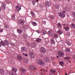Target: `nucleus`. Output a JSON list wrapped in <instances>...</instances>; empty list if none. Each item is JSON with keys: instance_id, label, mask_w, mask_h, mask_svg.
Returning <instances> with one entry per match:
<instances>
[{"instance_id": "49530a36", "label": "nucleus", "mask_w": 75, "mask_h": 75, "mask_svg": "<svg viewBox=\"0 0 75 75\" xmlns=\"http://www.w3.org/2000/svg\"><path fill=\"white\" fill-rule=\"evenodd\" d=\"M25 56H28V55L27 54H25Z\"/></svg>"}, {"instance_id": "8fccbe9b", "label": "nucleus", "mask_w": 75, "mask_h": 75, "mask_svg": "<svg viewBox=\"0 0 75 75\" xmlns=\"http://www.w3.org/2000/svg\"><path fill=\"white\" fill-rule=\"evenodd\" d=\"M45 71L46 72H47V70H46Z\"/></svg>"}, {"instance_id": "de8ad7c7", "label": "nucleus", "mask_w": 75, "mask_h": 75, "mask_svg": "<svg viewBox=\"0 0 75 75\" xmlns=\"http://www.w3.org/2000/svg\"><path fill=\"white\" fill-rule=\"evenodd\" d=\"M63 13H66V12H65V11H63Z\"/></svg>"}, {"instance_id": "9b49d317", "label": "nucleus", "mask_w": 75, "mask_h": 75, "mask_svg": "<svg viewBox=\"0 0 75 75\" xmlns=\"http://www.w3.org/2000/svg\"><path fill=\"white\" fill-rule=\"evenodd\" d=\"M17 31L19 34H21L23 33V30L22 29H18Z\"/></svg>"}, {"instance_id": "5fc2aeb1", "label": "nucleus", "mask_w": 75, "mask_h": 75, "mask_svg": "<svg viewBox=\"0 0 75 75\" xmlns=\"http://www.w3.org/2000/svg\"><path fill=\"white\" fill-rule=\"evenodd\" d=\"M41 74L42 75H43V74L42 72H41Z\"/></svg>"}, {"instance_id": "a19ab883", "label": "nucleus", "mask_w": 75, "mask_h": 75, "mask_svg": "<svg viewBox=\"0 0 75 75\" xmlns=\"http://www.w3.org/2000/svg\"><path fill=\"white\" fill-rule=\"evenodd\" d=\"M43 35H45V34H46V32H45V31H44V32H43Z\"/></svg>"}, {"instance_id": "a878e982", "label": "nucleus", "mask_w": 75, "mask_h": 75, "mask_svg": "<svg viewBox=\"0 0 75 75\" xmlns=\"http://www.w3.org/2000/svg\"><path fill=\"white\" fill-rule=\"evenodd\" d=\"M65 43H67V45L68 46H70L71 45V43L70 42H69V41H68L67 42H65Z\"/></svg>"}, {"instance_id": "c03bdc74", "label": "nucleus", "mask_w": 75, "mask_h": 75, "mask_svg": "<svg viewBox=\"0 0 75 75\" xmlns=\"http://www.w3.org/2000/svg\"><path fill=\"white\" fill-rule=\"evenodd\" d=\"M2 45L1 43V42H0V47L2 46Z\"/></svg>"}, {"instance_id": "864d4df0", "label": "nucleus", "mask_w": 75, "mask_h": 75, "mask_svg": "<svg viewBox=\"0 0 75 75\" xmlns=\"http://www.w3.org/2000/svg\"><path fill=\"white\" fill-rule=\"evenodd\" d=\"M57 57L58 58H59V57L58 56H57Z\"/></svg>"}, {"instance_id": "b1692460", "label": "nucleus", "mask_w": 75, "mask_h": 75, "mask_svg": "<svg viewBox=\"0 0 75 75\" xmlns=\"http://www.w3.org/2000/svg\"><path fill=\"white\" fill-rule=\"evenodd\" d=\"M70 26L72 28H75V25L73 23Z\"/></svg>"}, {"instance_id": "4c0bfd02", "label": "nucleus", "mask_w": 75, "mask_h": 75, "mask_svg": "<svg viewBox=\"0 0 75 75\" xmlns=\"http://www.w3.org/2000/svg\"><path fill=\"white\" fill-rule=\"evenodd\" d=\"M32 67H30V69H31L32 70H33L34 69V67H33V66H31Z\"/></svg>"}, {"instance_id": "79ce46f5", "label": "nucleus", "mask_w": 75, "mask_h": 75, "mask_svg": "<svg viewBox=\"0 0 75 75\" xmlns=\"http://www.w3.org/2000/svg\"><path fill=\"white\" fill-rule=\"evenodd\" d=\"M32 4H33V5H35V3L34 2H32Z\"/></svg>"}, {"instance_id": "37998d69", "label": "nucleus", "mask_w": 75, "mask_h": 75, "mask_svg": "<svg viewBox=\"0 0 75 75\" xmlns=\"http://www.w3.org/2000/svg\"><path fill=\"white\" fill-rule=\"evenodd\" d=\"M42 70H43L44 71H45V70L44 69H41L40 70V71H42Z\"/></svg>"}, {"instance_id": "f3484780", "label": "nucleus", "mask_w": 75, "mask_h": 75, "mask_svg": "<svg viewBox=\"0 0 75 75\" xmlns=\"http://www.w3.org/2000/svg\"><path fill=\"white\" fill-rule=\"evenodd\" d=\"M0 73L1 74H4V70L2 69H0Z\"/></svg>"}, {"instance_id": "a211bd4d", "label": "nucleus", "mask_w": 75, "mask_h": 75, "mask_svg": "<svg viewBox=\"0 0 75 75\" xmlns=\"http://www.w3.org/2000/svg\"><path fill=\"white\" fill-rule=\"evenodd\" d=\"M26 50V48L25 47H24L22 48L21 51L22 52H23L25 51Z\"/></svg>"}, {"instance_id": "9d476101", "label": "nucleus", "mask_w": 75, "mask_h": 75, "mask_svg": "<svg viewBox=\"0 0 75 75\" xmlns=\"http://www.w3.org/2000/svg\"><path fill=\"white\" fill-rule=\"evenodd\" d=\"M25 22V21L23 20H20L18 22L19 24L22 25H24Z\"/></svg>"}, {"instance_id": "58836bf2", "label": "nucleus", "mask_w": 75, "mask_h": 75, "mask_svg": "<svg viewBox=\"0 0 75 75\" xmlns=\"http://www.w3.org/2000/svg\"><path fill=\"white\" fill-rule=\"evenodd\" d=\"M3 32V30L2 29H0V32L1 33Z\"/></svg>"}, {"instance_id": "2f4dec72", "label": "nucleus", "mask_w": 75, "mask_h": 75, "mask_svg": "<svg viewBox=\"0 0 75 75\" xmlns=\"http://www.w3.org/2000/svg\"><path fill=\"white\" fill-rule=\"evenodd\" d=\"M64 29L66 31H68L69 29V28L68 27H64Z\"/></svg>"}, {"instance_id": "6e6d98bb", "label": "nucleus", "mask_w": 75, "mask_h": 75, "mask_svg": "<svg viewBox=\"0 0 75 75\" xmlns=\"http://www.w3.org/2000/svg\"><path fill=\"white\" fill-rule=\"evenodd\" d=\"M65 75H67V73H66V74H65Z\"/></svg>"}, {"instance_id": "0e129e2a", "label": "nucleus", "mask_w": 75, "mask_h": 75, "mask_svg": "<svg viewBox=\"0 0 75 75\" xmlns=\"http://www.w3.org/2000/svg\"><path fill=\"white\" fill-rule=\"evenodd\" d=\"M29 1H30V0H28Z\"/></svg>"}, {"instance_id": "aec40b11", "label": "nucleus", "mask_w": 75, "mask_h": 75, "mask_svg": "<svg viewBox=\"0 0 75 75\" xmlns=\"http://www.w3.org/2000/svg\"><path fill=\"white\" fill-rule=\"evenodd\" d=\"M32 24L34 26H36L37 25V24L35 22H32Z\"/></svg>"}, {"instance_id": "7c9ffc66", "label": "nucleus", "mask_w": 75, "mask_h": 75, "mask_svg": "<svg viewBox=\"0 0 75 75\" xmlns=\"http://www.w3.org/2000/svg\"><path fill=\"white\" fill-rule=\"evenodd\" d=\"M60 64L61 66H63L64 64V63L63 62L61 61L60 62Z\"/></svg>"}, {"instance_id": "5701e85b", "label": "nucleus", "mask_w": 75, "mask_h": 75, "mask_svg": "<svg viewBox=\"0 0 75 75\" xmlns=\"http://www.w3.org/2000/svg\"><path fill=\"white\" fill-rule=\"evenodd\" d=\"M65 51L67 52H70V49L69 48H66L65 50Z\"/></svg>"}, {"instance_id": "4468645a", "label": "nucleus", "mask_w": 75, "mask_h": 75, "mask_svg": "<svg viewBox=\"0 0 75 75\" xmlns=\"http://www.w3.org/2000/svg\"><path fill=\"white\" fill-rule=\"evenodd\" d=\"M50 70V72L51 73L53 74H54V73H55L56 71V70H54V69H51Z\"/></svg>"}, {"instance_id": "680f3d73", "label": "nucleus", "mask_w": 75, "mask_h": 75, "mask_svg": "<svg viewBox=\"0 0 75 75\" xmlns=\"http://www.w3.org/2000/svg\"><path fill=\"white\" fill-rule=\"evenodd\" d=\"M55 65L56 66V64H55Z\"/></svg>"}, {"instance_id": "69168bd1", "label": "nucleus", "mask_w": 75, "mask_h": 75, "mask_svg": "<svg viewBox=\"0 0 75 75\" xmlns=\"http://www.w3.org/2000/svg\"><path fill=\"white\" fill-rule=\"evenodd\" d=\"M28 43V45H29V43Z\"/></svg>"}, {"instance_id": "bf43d9fd", "label": "nucleus", "mask_w": 75, "mask_h": 75, "mask_svg": "<svg viewBox=\"0 0 75 75\" xmlns=\"http://www.w3.org/2000/svg\"><path fill=\"white\" fill-rule=\"evenodd\" d=\"M34 46V47H35L36 46V45H35Z\"/></svg>"}, {"instance_id": "6ab92c4d", "label": "nucleus", "mask_w": 75, "mask_h": 75, "mask_svg": "<svg viewBox=\"0 0 75 75\" xmlns=\"http://www.w3.org/2000/svg\"><path fill=\"white\" fill-rule=\"evenodd\" d=\"M41 39L40 38H37V39L35 41L38 42H39L41 41Z\"/></svg>"}, {"instance_id": "c756f323", "label": "nucleus", "mask_w": 75, "mask_h": 75, "mask_svg": "<svg viewBox=\"0 0 75 75\" xmlns=\"http://www.w3.org/2000/svg\"><path fill=\"white\" fill-rule=\"evenodd\" d=\"M70 59V57H65V58H64V59L66 60H68Z\"/></svg>"}, {"instance_id": "ea45409f", "label": "nucleus", "mask_w": 75, "mask_h": 75, "mask_svg": "<svg viewBox=\"0 0 75 75\" xmlns=\"http://www.w3.org/2000/svg\"><path fill=\"white\" fill-rule=\"evenodd\" d=\"M70 35V34L69 33H67V35H68L69 36Z\"/></svg>"}, {"instance_id": "473e14b6", "label": "nucleus", "mask_w": 75, "mask_h": 75, "mask_svg": "<svg viewBox=\"0 0 75 75\" xmlns=\"http://www.w3.org/2000/svg\"><path fill=\"white\" fill-rule=\"evenodd\" d=\"M15 15L14 14H13L12 15V18L13 19V20L14 19H15Z\"/></svg>"}, {"instance_id": "a18cd8bd", "label": "nucleus", "mask_w": 75, "mask_h": 75, "mask_svg": "<svg viewBox=\"0 0 75 75\" xmlns=\"http://www.w3.org/2000/svg\"><path fill=\"white\" fill-rule=\"evenodd\" d=\"M37 32L38 33H40V31H37Z\"/></svg>"}, {"instance_id": "ddd939ff", "label": "nucleus", "mask_w": 75, "mask_h": 75, "mask_svg": "<svg viewBox=\"0 0 75 75\" xmlns=\"http://www.w3.org/2000/svg\"><path fill=\"white\" fill-rule=\"evenodd\" d=\"M44 60L45 62H49L50 61L49 59L47 57H44Z\"/></svg>"}, {"instance_id": "f8f14e48", "label": "nucleus", "mask_w": 75, "mask_h": 75, "mask_svg": "<svg viewBox=\"0 0 75 75\" xmlns=\"http://www.w3.org/2000/svg\"><path fill=\"white\" fill-rule=\"evenodd\" d=\"M6 5L5 3H2V6H1V8H2L3 9H5L6 7Z\"/></svg>"}, {"instance_id": "4d7b16f0", "label": "nucleus", "mask_w": 75, "mask_h": 75, "mask_svg": "<svg viewBox=\"0 0 75 75\" xmlns=\"http://www.w3.org/2000/svg\"><path fill=\"white\" fill-rule=\"evenodd\" d=\"M63 25H65V24H63Z\"/></svg>"}, {"instance_id": "e433bc0d", "label": "nucleus", "mask_w": 75, "mask_h": 75, "mask_svg": "<svg viewBox=\"0 0 75 75\" xmlns=\"http://www.w3.org/2000/svg\"><path fill=\"white\" fill-rule=\"evenodd\" d=\"M23 36L24 37V38H25V39H27V35H23Z\"/></svg>"}, {"instance_id": "20e7f679", "label": "nucleus", "mask_w": 75, "mask_h": 75, "mask_svg": "<svg viewBox=\"0 0 75 75\" xmlns=\"http://www.w3.org/2000/svg\"><path fill=\"white\" fill-rule=\"evenodd\" d=\"M45 6L47 7H49L51 6V3L49 1H46L45 3Z\"/></svg>"}, {"instance_id": "dca6fc26", "label": "nucleus", "mask_w": 75, "mask_h": 75, "mask_svg": "<svg viewBox=\"0 0 75 75\" xmlns=\"http://www.w3.org/2000/svg\"><path fill=\"white\" fill-rule=\"evenodd\" d=\"M17 59L18 60L21 61L22 59V57L21 56L18 55Z\"/></svg>"}, {"instance_id": "72a5a7b5", "label": "nucleus", "mask_w": 75, "mask_h": 75, "mask_svg": "<svg viewBox=\"0 0 75 75\" xmlns=\"http://www.w3.org/2000/svg\"><path fill=\"white\" fill-rule=\"evenodd\" d=\"M57 26L59 28H61V25L60 23H59L57 24Z\"/></svg>"}, {"instance_id": "f704fd0d", "label": "nucleus", "mask_w": 75, "mask_h": 75, "mask_svg": "<svg viewBox=\"0 0 75 75\" xmlns=\"http://www.w3.org/2000/svg\"><path fill=\"white\" fill-rule=\"evenodd\" d=\"M55 7H56V9H58L59 8V6L57 5H56Z\"/></svg>"}, {"instance_id": "6e6552de", "label": "nucleus", "mask_w": 75, "mask_h": 75, "mask_svg": "<svg viewBox=\"0 0 75 75\" xmlns=\"http://www.w3.org/2000/svg\"><path fill=\"white\" fill-rule=\"evenodd\" d=\"M29 56H30V58L32 59L35 56L34 54H33L32 52H29Z\"/></svg>"}, {"instance_id": "423d86ee", "label": "nucleus", "mask_w": 75, "mask_h": 75, "mask_svg": "<svg viewBox=\"0 0 75 75\" xmlns=\"http://www.w3.org/2000/svg\"><path fill=\"white\" fill-rule=\"evenodd\" d=\"M21 6L20 5H17L16 6V8L17 11H19L21 9Z\"/></svg>"}, {"instance_id": "cd10ccee", "label": "nucleus", "mask_w": 75, "mask_h": 75, "mask_svg": "<svg viewBox=\"0 0 75 75\" xmlns=\"http://www.w3.org/2000/svg\"><path fill=\"white\" fill-rule=\"evenodd\" d=\"M51 42L52 44H54L55 43V41L53 39H52L51 40Z\"/></svg>"}, {"instance_id": "f03ea898", "label": "nucleus", "mask_w": 75, "mask_h": 75, "mask_svg": "<svg viewBox=\"0 0 75 75\" xmlns=\"http://www.w3.org/2000/svg\"><path fill=\"white\" fill-rule=\"evenodd\" d=\"M1 44L3 46H5L6 44V45L7 46H8L9 44V43L8 42V41L7 40H4V42L1 41Z\"/></svg>"}, {"instance_id": "052dcab7", "label": "nucleus", "mask_w": 75, "mask_h": 75, "mask_svg": "<svg viewBox=\"0 0 75 75\" xmlns=\"http://www.w3.org/2000/svg\"><path fill=\"white\" fill-rule=\"evenodd\" d=\"M24 54H24V53L23 54V55H24Z\"/></svg>"}, {"instance_id": "0eeeda50", "label": "nucleus", "mask_w": 75, "mask_h": 75, "mask_svg": "<svg viewBox=\"0 0 75 75\" xmlns=\"http://www.w3.org/2000/svg\"><path fill=\"white\" fill-rule=\"evenodd\" d=\"M40 52L42 53H45L46 52V50H45V49L43 47H42L40 49Z\"/></svg>"}, {"instance_id": "39448f33", "label": "nucleus", "mask_w": 75, "mask_h": 75, "mask_svg": "<svg viewBox=\"0 0 75 75\" xmlns=\"http://www.w3.org/2000/svg\"><path fill=\"white\" fill-rule=\"evenodd\" d=\"M59 15L61 18H64L65 17V14L62 12H59Z\"/></svg>"}, {"instance_id": "412c9836", "label": "nucleus", "mask_w": 75, "mask_h": 75, "mask_svg": "<svg viewBox=\"0 0 75 75\" xmlns=\"http://www.w3.org/2000/svg\"><path fill=\"white\" fill-rule=\"evenodd\" d=\"M28 59H25L24 60V62L25 63H27L28 62Z\"/></svg>"}, {"instance_id": "603ef678", "label": "nucleus", "mask_w": 75, "mask_h": 75, "mask_svg": "<svg viewBox=\"0 0 75 75\" xmlns=\"http://www.w3.org/2000/svg\"><path fill=\"white\" fill-rule=\"evenodd\" d=\"M37 2H38L39 1V0H36Z\"/></svg>"}, {"instance_id": "e2e57ef3", "label": "nucleus", "mask_w": 75, "mask_h": 75, "mask_svg": "<svg viewBox=\"0 0 75 75\" xmlns=\"http://www.w3.org/2000/svg\"><path fill=\"white\" fill-rule=\"evenodd\" d=\"M69 62L70 63V62Z\"/></svg>"}, {"instance_id": "1a4fd4ad", "label": "nucleus", "mask_w": 75, "mask_h": 75, "mask_svg": "<svg viewBox=\"0 0 75 75\" xmlns=\"http://www.w3.org/2000/svg\"><path fill=\"white\" fill-rule=\"evenodd\" d=\"M58 55L60 57H62L64 55V53L62 52H59Z\"/></svg>"}, {"instance_id": "c85d7f7f", "label": "nucleus", "mask_w": 75, "mask_h": 75, "mask_svg": "<svg viewBox=\"0 0 75 75\" xmlns=\"http://www.w3.org/2000/svg\"><path fill=\"white\" fill-rule=\"evenodd\" d=\"M54 38H58V36L57 34H55L54 35Z\"/></svg>"}, {"instance_id": "4be33fe9", "label": "nucleus", "mask_w": 75, "mask_h": 75, "mask_svg": "<svg viewBox=\"0 0 75 75\" xmlns=\"http://www.w3.org/2000/svg\"><path fill=\"white\" fill-rule=\"evenodd\" d=\"M21 71L22 72H23V74H25L26 72V70H25V69H22L21 70Z\"/></svg>"}, {"instance_id": "7ed1b4c3", "label": "nucleus", "mask_w": 75, "mask_h": 75, "mask_svg": "<svg viewBox=\"0 0 75 75\" xmlns=\"http://www.w3.org/2000/svg\"><path fill=\"white\" fill-rule=\"evenodd\" d=\"M12 72H10L9 75H16V72H17V69L14 68H13L12 70Z\"/></svg>"}, {"instance_id": "bb28decb", "label": "nucleus", "mask_w": 75, "mask_h": 75, "mask_svg": "<svg viewBox=\"0 0 75 75\" xmlns=\"http://www.w3.org/2000/svg\"><path fill=\"white\" fill-rule=\"evenodd\" d=\"M62 32L60 30H59L58 31V33L59 34H60V35L62 34Z\"/></svg>"}, {"instance_id": "13d9d810", "label": "nucleus", "mask_w": 75, "mask_h": 75, "mask_svg": "<svg viewBox=\"0 0 75 75\" xmlns=\"http://www.w3.org/2000/svg\"><path fill=\"white\" fill-rule=\"evenodd\" d=\"M34 69H36V68H34Z\"/></svg>"}, {"instance_id": "338daca9", "label": "nucleus", "mask_w": 75, "mask_h": 75, "mask_svg": "<svg viewBox=\"0 0 75 75\" xmlns=\"http://www.w3.org/2000/svg\"><path fill=\"white\" fill-rule=\"evenodd\" d=\"M25 41H26V40H25Z\"/></svg>"}, {"instance_id": "f257e3e1", "label": "nucleus", "mask_w": 75, "mask_h": 75, "mask_svg": "<svg viewBox=\"0 0 75 75\" xmlns=\"http://www.w3.org/2000/svg\"><path fill=\"white\" fill-rule=\"evenodd\" d=\"M38 63L40 64V65H41V66H45L46 64L45 63V62L41 59L38 60Z\"/></svg>"}, {"instance_id": "2eb2a0df", "label": "nucleus", "mask_w": 75, "mask_h": 75, "mask_svg": "<svg viewBox=\"0 0 75 75\" xmlns=\"http://www.w3.org/2000/svg\"><path fill=\"white\" fill-rule=\"evenodd\" d=\"M53 33V32L51 30H50L48 31L47 32V33L48 34V35H51Z\"/></svg>"}, {"instance_id": "c9c22d12", "label": "nucleus", "mask_w": 75, "mask_h": 75, "mask_svg": "<svg viewBox=\"0 0 75 75\" xmlns=\"http://www.w3.org/2000/svg\"><path fill=\"white\" fill-rule=\"evenodd\" d=\"M5 28H8V25H6L5 24Z\"/></svg>"}, {"instance_id": "09e8293b", "label": "nucleus", "mask_w": 75, "mask_h": 75, "mask_svg": "<svg viewBox=\"0 0 75 75\" xmlns=\"http://www.w3.org/2000/svg\"><path fill=\"white\" fill-rule=\"evenodd\" d=\"M1 8H0V12H1Z\"/></svg>"}, {"instance_id": "3c124183", "label": "nucleus", "mask_w": 75, "mask_h": 75, "mask_svg": "<svg viewBox=\"0 0 75 75\" xmlns=\"http://www.w3.org/2000/svg\"><path fill=\"white\" fill-rule=\"evenodd\" d=\"M46 69H48V67H46Z\"/></svg>"}, {"instance_id": "393cba45", "label": "nucleus", "mask_w": 75, "mask_h": 75, "mask_svg": "<svg viewBox=\"0 0 75 75\" xmlns=\"http://www.w3.org/2000/svg\"><path fill=\"white\" fill-rule=\"evenodd\" d=\"M30 14L32 15V16L33 17H34L35 16V14L33 12H31Z\"/></svg>"}]
</instances>
